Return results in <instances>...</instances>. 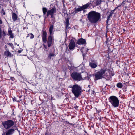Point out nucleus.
I'll return each mask as SVG.
<instances>
[{
	"label": "nucleus",
	"mask_w": 135,
	"mask_h": 135,
	"mask_svg": "<svg viewBox=\"0 0 135 135\" xmlns=\"http://www.w3.org/2000/svg\"><path fill=\"white\" fill-rule=\"evenodd\" d=\"M100 13L94 11L90 12L88 16V18L89 22L94 24L97 23L100 20Z\"/></svg>",
	"instance_id": "obj_1"
},
{
	"label": "nucleus",
	"mask_w": 135,
	"mask_h": 135,
	"mask_svg": "<svg viewBox=\"0 0 135 135\" xmlns=\"http://www.w3.org/2000/svg\"><path fill=\"white\" fill-rule=\"evenodd\" d=\"M68 88L71 89V91L73 93L76 97H78L81 92V87L77 84L73 85H70L68 86Z\"/></svg>",
	"instance_id": "obj_2"
},
{
	"label": "nucleus",
	"mask_w": 135,
	"mask_h": 135,
	"mask_svg": "<svg viewBox=\"0 0 135 135\" xmlns=\"http://www.w3.org/2000/svg\"><path fill=\"white\" fill-rule=\"evenodd\" d=\"M71 76L74 79L78 81L85 79H89V77L88 76L87 74L86 73H84L81 75L76 72H75L71 74Z\"/></svg>",
	"instance_id": "obj_3"
},
{
	"label": "nucleus",
	"mask_w": 135,
	"mask_h": 135,
	"mask_svg": "<svg viewBox=\"0 0 135 135\" xmlns=\"http://www.w3.org/2000/svg\"><path fill=\"white\" fill-rule=\"evenodd\" d=\"M108 99L109 102L114 107H117L119 106V101L118 98L116 96H111Z\"/></svg>",
	"instance_id": "obj_4"
},
{
	"label": "nucleus",
	"mask_w": 135,
	"mask_h": 135,
	"mask_svg": "<svg viewBox=\"0 0 135 135\" xmlns=\"http://www.w3.org/2000/svg\"><path fill=\"white\" fill-rule=\"evenodd\" d=\"M53 27L54 26L53 25H52L50 26L49 30L50 35L48 37L47 41V45L49 47H50L51 46L52 44V37H53V33H52Z\"/></svg>",
	"instance_id": "obj_5"
},
{
	"label": "nucleus",
	"mask_w": 135,
	"mask_h": 135,
	"mask_svg": "<svg viewBox=\"0 0 135 135\" xmlns=\"http://www.w3.org/2000/svg\"><path fill=\"white\" fill-rule=\"evenodd\" d=\"M2 124L5 129H9L14 125V122L11 120H8L2 122Z\"/></svg>",
	"instance_id": "obj_6"
},
{
	"label": "nucleus",
	"mask_w": 135,
	"mask_h": 135,
	"mask_svg": "<svg viewBox=\"0 0 135 135\" xmlns=\"http://www.w3.org/2000/svg\"><path fill=\"white\" fill-rule=\"evenodd\" d=\"M91 3L90 2H89L87 4H84L81 6L77 8H75L74 11L76 13L78 12L83 11L84 13L86 12V10L87 8H89L90 7V6Z\"/></svg>",
	"instance_id": "obj_7"
},
{
	"label": "nucleus",
	"mask_w": 135,
	"mask_h": 135,
	"mask_svg": "<svg viewBox=\"0 0 135 135\" xmlns=\"http://www.w3.org/2000/svg\"><path fill=\"white\" fill-rule=\"evenodd\" d=\"M107 71H109V69H101L99 71L96 73L95 74V76L96 80L102 79L103 77L104 74Z\"/></svg>",
	"instance_id": "obj_8"
},
{
	"label": "nucleus",
	"mask_w": 135,
	"mask_h": 135,
	"mask_svg": "<svg viewBox=\"0 0 135 135\" xmlns=\"http://www.w3.org/2000/svg\"><path fill=\"white\" fill-rule=\"evenodd\" d=\"M56 12V9L55 7H54L50 10L48 11L46 16L47 17L50 15L51 17L52 18L54 17V15Z\"/></svg>",
	"instance_id": "obj_9"
},
{
	"label": "nucleus",
	"mask_w": 135,
	"mask_h": 135,
	"mask_svg": "<svg viewBox=\"0 0 135 135\" xmlns=\"http://www.w3.org/2000/svg\"><path fill=\"white\" fill-rule=\"evenodd\" d=\"M47 36V34L46 31H43L42 35V40L43 43H46L47 42L48 38Z\"/></svg>",
	"instance_id": "obj_10"
},
{
	"label": "nucleus",
	"mask_w": 135,
	"mask_h": 135,
	"mask_svg": "<svg viewBox=\"0 0 135 135\" xmlns=\"http://www.w3.org/2000/svg\"><path fill=\"white\" fill-rule=\"evenodd\" d=\"M75 46V43L73 40H71L69 44V49L70 50H74Z\"/></svg>",
	"instance_id": "obj_11"
},
{
	"label": "nucleus",
	"mask_w": 135,
	"mask_h": 135,
	"mask_svg": "<svg viewBox=\"0 0 135 135\" xmlns=\"http://www.w3.org/2000/svg\"><path fill=\"white\" fill-rule=\"evenodd\" d=\"M15 130L14 129H9L6 132V133L3 134V135H12L15 132Z\"/></svg>",
	"instance_id": "obj_12"
},
{
	"label": "nucleus",
	"mask_w": 135,
	"mask_h": 135,
	"mask_svg": "<svg viewBox=\"0 0 135 135\" xmlns=\"http://www.w3.org/2000/svg\"><path fill=\"white\" fill-rule=\"evenodd\" d=\"M78 45H83L86 44V41L85 39L81 38L79 39L76 42Z\"/></svg>",
	"instance_id": "obj_13"
},
{
	"label": "nucleus",
	"mask_w": 135,
	"mask_h": 135,
	"mask_svg": "<svg viewBox=\"0 0 135 135\" xmlns=\"http://www.w3.org/2000/svg\"><path fill=\"white\" fill-rule=\"evenodd\" d=\"M6 35V32L3 30L2 31L1 28L0 26V39H1L2 36L4 37Z\"/></svg>",
	"instance_id": "obj_14"
},
{
	"label": "nucleus",
	"mask_w": 135,
	"mask_h": 135,
	"mask_svg": "<svg viewBox=\"0 0 135 135\" xmlns=\"http://www.w3.org/2000/svg\"><path fill=\"white\" fill-rule=\"evenodd\" d=\"M17 16L16 13H12V18L14 22L17 20Z\"/></svg>",
	"instance_id": "obj_15"
},
{
	"label": "nucleus",
	"mask_w": 135,
	"mask_h": 135,
	"mask_svg": "<svg viewBox=\"0 0 135 135\" xmlns=\"http://www.w3.org/2000/svg\"><path fill=\"white\" fill-rule=\"evenodd\" d=\"M112 15L110 14L109 12H108L107 13V24L108 23V21H109V18L112 16Z\"/></svg>",
	"instance_id": "obj_16"
},
{
	"label": "nucleus",
	"mask_w": 135,
	"mask_h": 135,
	"mask_svg": "<svg viewBox=\"0 0 135 135\" xmlns=\"http://www.w3.org/2000/svg\"><path fill=\"white\" fill-rule=\"evenodd\" d=\"M94 61H93L92 62L90 63V65L92 68H94L97 67V64L96 63H94Z\"/></svg>",
	"instance_id": "obj_17"
},
{
	"label": "nucleus",
	"mask_w": 135,
	"mask_h": 135,
	"mask_svg": "<svg viewBox=\"0 0 135 135\" xmlns=\"http://www.w3.org/2000/svg\"><path fill=\"white\" fill-rule=\"evenodd\" d=\"M68 66L69 67V69L70 70H71L74 69V65L73 63L71 64V66L69 64V62L68 63Z\"/></svg>",
	"instance_id": "obj_18"
},
{
	"label": "nucleus",
	"mask_w": 135,
	"mask_h": 135,
	"mask_svg": "<svg viewBox=\"0 0 135 135\" xmlns=\"http://www.w3.org/2000/svg\"><path fill=\"white\" fill-rule=\"evenodd\" d=\"M4 55L7 57H10L11 56V54L8 51H6L4 53Z\"/></svg>",
	"instance_id": "obj_19"
},
{
	"label": "nucleus",
	"mask_w": 135,
	"mask_h": 135,
	"mask_svg": "<svg viewBox=\"0 0 135 135\" xmlns=\"http://www.w3.org/2000/svg\"><path fill=\"white\" fill-rule=\"evenodd\" d=\"M42 11L44 15H46V12H47L48 11L47 9L46 8L43 7L42 9Z\"/></svg>",
	"instance_id": "obj_20"
},
{
	"label": "nucleus",
	"mask_w": 135,
	"mask_h": 135,
	"mask_svg": "<svg viewBox=\"0 0 135 135\" xmlns=\"http://www.w3.org/2000/svg\"><path fill=\"white\" fill-rule=\"evenodd\" d=\"M54 56L55 54L54 52L53 53H50L48 55V57L50 59L52 57H54Z\"/></svg>",
	"instance_id": "obj_21"
},
{
	"label": "nucleus",
	"mask_w": 135,
	"mask_h": 135,
	"mask_svg": "<svg viewBox=\"0 0 135 135\" xmlns=\"http://www.w3.org/2000/svg\"><path fill=\"white\" fill-rule=\"evenodd\" d=\"M122 84L121 83H119L117 84V87L119 88H121L123 87Z\"/></svg>",
	"instance_id": "obj_22"
},
{
	"label": "nucleus",
	"mask_w": 135,
	"mask_h": 135,
	"mask_svg": "<svg viewBox=\"0 0 135 135\" xmlns=\"http://www.w3.org/2000/svg\"><path fill=\"white\" fill-rule=\"evenodd\" d=\"M102 0H97L96 2V6H98L101 3Z\"/></svg>",
	"instance_id": "obj_23"
},
{
	"label": "nucleus",
	"mask_w": 135,
	"mask_h": 135,
	"mask_svg": "<svg viewBox=\"0 0 135 135\" xmlns=\"http://www.w3.org/2000/svg\"><path fill=\"white\" fill-rule=\"evenodd\" d=\"M28 36H30L31 38H33L34 37V35L32 33H30L28 34Z\"/></svg>",
	"instance_id": "obj_24"
},
{
	"label": "nucleus",
	"mask_w": 135,
	"mask_h": 135,
	"mask_svg": "<svg viewBox=\"0 0 135 135\" xmlns=\"http://www.w3.org/2000/svg\"><path fill=\"white\" fill-rule=\"evenodd\" d=\"M65 25H70L69 23V20L68 18L65 20Z\"/></svg>",
	"instance_id": "obj_25"
},
{
	"label": "nucleus",
	"mask_w": 135,
	"mask_h": 135,
	"mask_svg": "<svg viewBox=\"0 0 135 135\" xmlns=\"http://www.w3.org/2000/svg\"><path fill=\"white\" fill-rule=\"evenodd\" d=\"M69 25H65V28H66V30H68L69 28H70V27H69Z\"/></svg>",
	"instance_id": "obj_26"
},
{
	"label": "nucleus",
	"mask_w": 135,
	"mask_h": 135,
	"mask_svg": "<svg viewBox=\"0 0 135 135\" xmlns=\"http://www.w3.org/2000/svg\"><path fill=\"white\" fill-rule=\"evenodd\" d=\"M115 9L114 10H112L111 12H109L110 13L112 14V15H113V14L114 13V11H115Z\"/></svg>",
	"instance_id": "obj_27"
},
{
	"label": "nucleus",
	"mask_w": 135,
	"mask_h": 135,
	"mask_svg": "<svg viewBox=\"0 0 135 135\" xmlns=\"http://www.w3.org/2000/svg\"><path fill=\"white\" fill-rule=\"evenodd\" d=\"M10 35V36L9 38H14V36H13V35L12 34L11 35Z\"/></svg>",
	"instance_id": "obj_28"
},
{
	"label": "nucleus",
	"mask_w": 135,
	"mask_h": 135,
	"mask_svg": "<svg viewBox=\"0 0 135 135\" xmlns=\"http://www.w3.org/2000/svg\"><path fill=\"white\" fill-rule=\"evenodd\" d=\"M2 12L3 13V14L4 15H5V12L4 11L3 9V8L2 9Z\"/></svg>",
	"instance_id": "obj_29"
},
{
	"label": "nucleus",
	"mask_w": 135,
	"mask_h": 135,
	"mask_svg": "<svg viewBox=\"0 0 135 135\" xmlns=\"http://www.w3.org/2000/svg\"><path fill=\"white\" fill-rule=\"evenodd\" d=\"M8 44L11 46V47H13V44L11 43H9Z\"/></svg>",
	"instance_id": "obj_30"
},
{
	"label": "nucleus",
	"mask_w": 135,
	"mask_h": 135,
	"mask_svg": "<svg viewBox=\"0 0 135 135\" xmlns=\"http://www.w3.org/2000/svg\"><path fill=\"white\" fill-rule=\"evenodd\" d=\"M8 32L9 35L12 34V31L11 30L9 31Z\"/></svg>",
	"instance_id": "obj_31"
},
{
	"label": "nucleus",
	"mask_w": 135,
	"mask_h": 135,
	"mask_svg": "<svg viewBox=\"0 0 135 135\" xmlns=\"http://www.w3.org/2000/svg\"><path fill=\"white\" fill-rule=\"evenodd\" d=\"M126 2L125 1H123L122 3L120 6H118L117 7H118L122 5L123 4H125Z\"/></svg>",
	"instance_id": "obj_32"
},
{
	"label": "nucleus",
	"mask_w": 135,
	"mask_h": 135,
	"mask_svg": "<svg viewBox=\"0 0 135 135\" xmlns=\"http://www.w3.org/2000/svg\"><path fill=\"white\" fill-rule=\"evenodd\" d=\"M2 23H3V22H2V20H1L0 19V25H1V24H2Z\"/></svg>",
	"instance_id": "obj_33"
},
{
	"label": "nucleus",
	"mask_w": 135,
	"mask_h": 135,
	"mask_svg": "<svg viewBox=\"0 0 135 135\" xmlns=\"http://www.w3.org/2000/svg\"><path fill=\"white\" fill-rule=\"evenodd\" d=\"M44 46L45 47V48L46 49H47V46L46 45H44Z\"/></svg>",
	"instance_id": "obj_34"
},
{
	"label": "nucleus",
	"mask_w": 135,
	"mask_h": 135,
	"mask_svg": "<svg viewBox=\"0 0 135 135\" xmlns=\"http://www.w3.org/2000/svg\"><path fill=\"white\" fill-rule=\"evenodd\" d=\"M14 79V78L13 77H11V79L12 81H14V80H13Z\"/></svg>",
	"instance_id": "obj_35"
},
{
	"label": "nucleus",
	"mask_w": 135,
	"mask_h": 135,
	"mask_svg": "<svg viewBox=\"0 0 135 135\" xmlns=\"http://www.w3.org/2000/svg\"><path fill=\"white\" fill-rule=\"evenodd\" d=\"M69 62V64L70 65V66H71V64L72 63H71V62Z\"/></svg>",
	"instance_id": "obj_36"
},
{
	"label": "nucleus",
	"mask_w": 135,
	"mask_h": 135,
	"mask_svg": "<svg viewBox=\"0 0 135 135\" xmlns=\"http://www.w3.org/2000/svg\"><path fill=\"white\" fill-rule=\"evenodd\" d=\"M45 135H48L47 133H46L45 134Z\"/></svg>",
	"instance_id": "obj_37"
},
{
	"label": "nucleus",
	"mask_w": 135,
	"mask_h": 135,
	"mask_svg": "<svg viewBox=\"0 0 135 135\" xmlns=\"http://www.w3.org/2000/svg\"><path fill=\"white\" fill-rule=\"evenodd\" d=\"M69 124H71V125H72V124H71V123H69Z\"/></svg>",
	"instance_id": "obj_38"
},
{
	"label": "nucleus",
	"mask_w": 135,
	"mask_h": 135,
	"mask_svg": "<svg viewBox=\"0 0 135 135\" xmlns=\"http://www.w3.org/2000/svg\"><path fill=\"white\" fill-rule=\"evenodd\" d=\"M89 86H90V85H89L88 86V87H89Z\"/></svg>",
	"instance_id": "obj_39"
},
{
	"label": "nucleus",
	"mask_w": 135,
	"mask_h": 135,
	"mask_svg": "<svg viewBox=\"0 0 135 135\" xmlns=\"http://www.w3.org/2000/svg\"><path fill=\"white\" fill-rule=\"evenodd\" d=\"M18 45V46L19 45V44H18V45Z\"/></svg>",
	"instance_id": "obj_40"
}]
</instances>
